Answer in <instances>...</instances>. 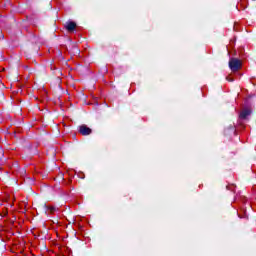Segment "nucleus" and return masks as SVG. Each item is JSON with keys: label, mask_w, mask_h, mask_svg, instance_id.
<instances>
[{"label": "nucleus", "mask_w": 256, "mask_h": 256, "mask_svg": "<svg viewBox=\"0 0 256 256\" xmlns=\"http://www.w3.org/2000/svg\"><path fill=\"white\" fill-rule=\"evenodd\" d=\"M229 67L232 73H237V71H241V68L243 67V61L237 58H230Z\"/></svg>", "instance_id": "obj_1"}, {"label": "nucleus", "mask_w": 256, "mask_h": 256, "mask_svg": "<svg viewBox=\"0 0 256 256\" xmlns=\"http://www.w3.org/2000/svg\"><path fill=\"white\" fill-rule=\"evenodd\" d=\"M80 179H85V174L81 173L79 174Z\"/></svg>", "instance_id": "obj_8"}, {"label": "nucleus", "mask_w": 256, "mask_h": 256, "mask_svg": "<svg viewBox=\"0 0 256 256\" xmlns=\"http://www.w3.org/2000/svg\"><path fill=\"white\" fill-rule=\"evenodd\" d=\"M249 115H251V109L244 108L241 110V112L239 114V119H247V117H249Z\"/></svg>", "instance_id": "obj_4"}, {"label": "nucleus", "mask_w": 256, "mask_h": 256, "mask_svg": "<svg viewBox=\"0 0 256 256\" xmlns=\"http://www.w3.org/2000/svg\"><path fill=\"white\" fill-rule=\"evenodd\" d=\"M65 29L66 31H68V33H73V31H75V29H77V23L73 22V21H68L65 24Z\"/></svg>", "instance_id": "obj_3"}, {"label": "nucleus", "mask_w": 256, "mask_h": 256, "mask_svg": "<svg viewBox=\"0 0 256 256\" xmlns=\"http://www.w3.org/2000/svg\"><path fill=\"white\" fill-rule=\"evenodd\" d=\"M227 81H233V78H231V77H227Z\"/></svg>", "instance_id": "obj_9"}, {"label": "nucleus", "mask_w": 256, "mask_h": 256, "mask_svg": "<svg viewBox=\"0 0 256 256\" xmlns=\"http://www.w3.org/2000/svg\"><path fill=\"white\" fill-rule=\"evenodd\" d=\"M7 213H8L7 208H5V209L0 213V215H1V217H7Z\"/></svg>", "instance_id": "obj_7"}, {"label": "nucleus", "mask_w": 256, "mask_h": 256, "mask_svg": "<svg viewBox=\"0 0 256 256\" xmlns=\"http://www.w3.org/2000/svg\"><path fill=\"white\" fill-rule=\"evenodd\" d=\"M79 133L80 135H91V133H93V130H91V128H89L87 125L83 124L81 126H79Z\"/></svg>", "instance_id": "obj_2"}, {"label": "nucleus", "mask_w": 256, "mask_h": 256, "mask_svg": "<svg viewBox=\"0 0 256 256\" xmlns=\"http://www.w3.org/2000/svg\"><path fill=\"white\" fill-rule=\"evenodd\" d=\"M5 201L6 203H8L10 207H13V204H11L10 201H15V197L12 196V197L6 198Z\"/></svg>", "instance_id": "obj_6"}, {"label": "nucleus", "mask_w": 256, "mask_h": 256, "mask_svg": "<svg viewBox=\"0 0 256 256\" xmlns=\"http://www.w3.org/2000/svg\"><path fill=\"white\" fill-rule=\"evenodd\" d=\"M55 211H57V208H55L54 206H46V213H50L51 215H53Z\"/></svg>", "instance_id": "obj_5"}]
</instances>
